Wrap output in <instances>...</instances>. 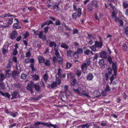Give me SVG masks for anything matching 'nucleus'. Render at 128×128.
I'll list each match as a JSON object with an SVG mask.
<instances>
[{"instance_id": "obj_1", "label": "nucleus", "mask_w": 128, "mask_h": 128, "mask_svg": "<svg viewBox=\"0 0 128 128\" xmlns=\"http://www.w3.org/2000/svg\"><path fill=\"white\" fill-rule=\"evenodd\" d=\"M73 90L74 92L78 93L79 95L81 96H84L90 98L89 95V92L86 90H83L81 86H79L77 88H74Z\"/></svg>"}, {"instance_id": "obj_2", "label": "nucleus", "mask_w": 128, "mask_h": 128, "mask_svg": "<svg viewBox=\"0 0 128 128\" xmlns=\"http://www.w3.org/2000/svg\"><path fill=\"white\" fill-rule=\"evenodd\" d=\"M73 9L74 11H76L77 10V16L78 17L80 18L82 14V10L80 8H78V10L76 8V6L74 4L73 5Z\"/></svg>"}, {"instance_id": "obj_3", "label": "nucleus", "mask_w": 128, "mask_h": 128, "mask_svg": "<svg viewBox=\"0 0 128 128\" xmlns=\"http://www.w3.org/2000/svg\"><path fill=\"white\" fill-rule=\"evenodd\" d=\"M43 32H40L38 34H36L35 32H34V34L36 36L38 35V37L40 38H41L43 40H45L46 39V37L45 35L43 34Z\"/></svg>"}, {"instance_id": "obj_4", "label": "nucleus", "mask_w": 128, "mask_h": 128, "mask_svg": "<svg viewBox=\"0 0 128 128\" xmlns=\"http://www.w3.org/2000/svg\"><path fill=\"white\" fill-rule=\"evenodd\" d=\"M88 66L86 64L83 63L81 66V68L82 71V72L84 74H86L87 73V72L86 70V69L87 67Z\"/></svg>"}, {"instance_id": "obj_5", "label": "nucleus", "mask_w": 128, "mask_h": 128, "mask_svg": "<svg viewBox=\"0 0 128 128\" xmlns=\"http://www.w3.org/2000/svg\"><path fill=\"white\" fill-rule=\"evenodd\" d=\"M112 64V67L114 71V75L116 76L117 75V71L116 64L115 62H113Z\"/></svg>"}, {"instance_id": "obj_6", "label": "nucleus", "mask_w": 128, "mask_h": 128, "mask_svg": "<svg viewBox=\"0 0 128 128\" xmlns=\"http://www.w3.org/2000/svg\"><path fill=\"white\" fill-rule=\"evenodd\" d=\"M14 20H16L17 22L16 23H14L13 25V27L14 28L18 29H20L21 28V26L19 24V21L16 18H15Z\"/></svg>"}, {"instance_id": "obj_7", "label": "nucleus", "mask_w": 128, "mask_h": 128, "mask_svg": "<svg viewBox=\"0 0 128 128\" xmlns=\"http://www.w3.org/2000/svg\"><path fill=\"white\" fill-rule=\"evenodd\" d=\"M17 35V32L16 31H12L10 35V38L12 39H14Z\"/></svg>"}, {"instance_id": "obj_8", "label": "nucleus", "mask_w": 128, "mask_h": 128, "mask_svg": "<svg viewBox=\"0 0 128 128\" xmlns=\"http://www.w3.org/2000/svg\"><path fill=\"white\" fill-rule=\"evenodd\" d=\"M94 44L97 48L100 49L102 48L103 45V43L98 41H96L95 42Z\"/></svg>"}, {"instance_id": "obj_9", "label": "nucleus", "mask_w": 128, "mask_h": 128, "mask_svg": "<svg viewBox=\"0 0 128 128\" xmlns=\"http://www.w3.org/2000/svg\"><path fill=\"white\" fill-rule=\"evenodd\" d=\"M100 57L104 59H106L107 58V54L105 51L101 52L100 53Z\"/></svg>"}, {"instance_id": "obj_10", "label": "nucleus", "mask_w": 128, "mask_h": 128, "mask_svg": "<svg viewBox=\"0 0 128 128\" xmlns=\"http://www.w3.org/2000/svg\"><path fill=\"white\" fill-rule=\"evenodd\" d=\"M94 77L93 74L92 73H89L87 75L86 79L88 81H91L93 80Z\"/></svg>"}, {"instance_id": "obj_11", "label": "nucleus", "mask_w": 128, "mask_h": 128, "mask_svg": "<svg viewBox=\"0 0 128 128\" xmlns=\"http://www.w3.org/2000/svg\"><path fill=\"white\" fill-rule=\"evenodd\" d=\"M20 72L18 71L14 70L12 72V76L14 78H16L18 76Z\"/></svg>"}, {"instance_id": "obj_12", "label": "nucleus", "mask_w": 128, "mask_h": 128, "mask_svg": "<svg viewBox=\"0 0 128 128\" xmlns=\"http://www.w3.org/2000/svg\"><path fill=\"white\" fill-rule=\"evenodd\" d=\"M71 84L72 85L74 86V88H75V86H78V82L76 79H74L71 82Z\"/></svg>"}, {"instance_id": "obj_13", "label": "nucleus", "mask_w": 128, "mask_h": 128, "mask_svg": "<svg viewBox=\"0 0 128 128\" xmlns=\"http://www.w3.org/2000/svg\"><path fill=\"white\" fill-rule=\"evenodd\" d=\"M6 88L5 85L2 81H0V90H4Z\"/></svg>"}, {"instance_id": "obj_14", "label": "nucleus", "mask_w": 128, "mask_h": 128, "mask_svg": "<svg viewBox=\"0 0 128 128\" xmlns=\"http://www.w3.org/2000/svg\"><path fill=\"white\" fill-rule=\"evenodd\" d=\"M0 94L3 96L8 98H10V96L8 92L3 93L0 90Z\"/></svg>"}, {"instance_id": "obj_15", "label": "nucleus", "mask_w": 128, "mask_h": 128, "mask_svg": "<svg viewBox=\"0 0 128 128\" xmlns=\"http://www.w3.org/2000/svg\"><path fill=\"white\" fill-rule=\"evenodd\" d=\"M33 86H32L31 85L29 84H28L26 88V89L27 90H29L32 94L33 93V92L32 90Z\"/></svg>"}, {"instance_id": "obj_16", "label": "nucleus", "mask_w": 128, "mask_h": 128, "mask_svg": "<svg viewBox=\"0 0 128 128\" xmlns=\"http://www.w3.org/2000/svg\"><path fill=\"white\" fill-rule=\"evenodd\" d=\"M67 55L68 57H70L71 58L72 57L74 52L71 50H69L67 52Z\"/></svg>"}, {"instance_id": "obj_17", "label": "nucleus", "mask_w": 128, "mask_h": 128, "mask_svg": "<svg viewBox=\"0 0 128 128\" xmlns=\"http://www.w3.org/2000/svg\"><path fill=\"white\" fill-rule=\"evenodd\" d=\"M49 46L51 47H52L54 46V49L56 48V47L57 46V45L56 42H54L50 41Z\"/></svg>"}, {"instance_id": "obj_18", "label": "nucleus", "mask_w": 128, "mask_h": 128, "mask_svg": "<svg viewBox=\"0 0 128 128\" xmlns=\"http://www.w3.org/2000/svg\"><path fill=\"white\" fill-rule=\"evenodd\" d=\"M69 94L68 95H67L66 94L65 96L62 95L61 97V100L62 102H65L66 101V100L68 98V96Z\"/></svg>"}, {"instance_id": "obj_19", "label": "nucleus", "mask_w": 128, "mask_h": 128, "mask_svg": "<svg viewBox=\"0 0 128 128\" xmlns=\"http://www.w3.org/2000/svg\"><path fill=\"white\" fill-rule=\"evenodd\" d=\"M41 125H42L44 126H46L47 127H50L51 126H52V125L53 124H52L50 122L49 123H48V122H42V123L41 124Z\"/></svg>"}, {"instance_id": "obj_20", "label": "nucleus", "mask_w": 128, "mask_h": 128, "mask_svg": "<svg viewBox=\"0 0 128 128\" xmlns=\"http://www.w3.org/2000/svg\"><path fill=\"white\" fill-rule=\"evenodd\" d=\"M38 62L40 63H43L45 61L44 58L42 56H40L38 58Z\"/></svg>"}, {"instance_id": "obj_21", "label": "nucleus", "mask_w": 128, "mask_h": 128, "mask_svg": "<svg viewBox=\"0 0 128 128\" xmlns=\"http://www.w3.org/2000/svg\"><path fill=\"white\" fill-rule=\"evenodd\" d=\"M78 58V54L77 52H74L72 58V59H75Z\"/></svg>"}, {"instance_id": "obj_22", "label": "nucleus", "mask_w": 128, "mask_h": 128, "mask_svg": "<svg viewBox=\"0 0 128 128\" xmlns=\"http://www.w3.org/2000/svg\"><path fill=\"white\" fill-rule=\"evenodd\" d=\"M18 94V91L16 90H15L12 94V98H11V99H15L16 98V96Z\"/></svg>"}, {"instance_id": "obj_23", "label": "nucleus", "mask_w": 128, "mask_h": 128, "mask_svg": "<svg viewBox=\"0 0 128 128\" xmlns=\"http://www.w3.org/2000/svg\"><path fill=\"white\" fill-rule=\"evenodd\" d=\"M87 9L88 11H92L93 9V8L91 4H88L87 6Z\"/></svg>"}, {"instance_id": "obj_24", "label": "nucleus", "mask_w": 128, "mask_h": 128, "mask_svg": "<svg viewBox=\"0 0 128 128\" xmlns=\"http://www.w3.org/2000/svg\"><path fill=\"white\" fill-rule=\"evenodd\" d=\"M11 17V16H13V17H15L16 16H13L12 15H11L10 14V13H8L5 14L4 16H2V18H7V17Z\"/></svg>"}, {"instance_id": "obj_25", "label": "nucleus", "mask_w": 128, "mask_h": 128, "mask_svg": "<svg viewBox=\"0 0 128 128\" xmlns=\"http://www.w3.org/2000/svg\"><path fill=\"white\" fill-rule=\"evenodd\" d=\"M110 88L108 84L106 86L104 89V91L105 92H110Z\"/></svg>"}, {"instance_id": "obj_26", "label": "nucleus", "mask_w": 128, "mask_h": 128, "mask_svg": "<svg viewBox=\"0 0 128 128\" xmlns=\"http://www.w3.org/2000/svg\"><path fill=\"white\" fill-rule=\"evenodd\" d=\"M44 62V64L46 66H50V61L49 60H46Z\"/></svg>"}, {"instance_id": "obj_27", "label": "nucleus", "mask_w": 128, "mask_h": 128, "mask_svg": "<svg viewBox=\"0 0 128 128\" xmlns=\"http://www.w3.org/2000/svg\"><path fill=\"white\" fill-rule=\"evenodd\" d=\"M55 82L56 83V85L58 86V85H59L60 84L61 80L59 78L56 77V82Z\"/></svg>"}, {"instance_id": "obj_28", "label": "nucleus", "mask_w": 128, "mask_h": 128, "mask_svg": "<svg viewBox=\"0 0 128 128\" xmlns=\"http://www.w3.org/2000/svg\"><path fill=\"white\" fill-rule=\"evenodd\" d=\"M86 64L88 66H89L90 64V59L88 58L86 60V62L84 63Z\"/></svg>"}, {"instance_id": "obj_29", "label": "nucleus", "mask_w": 128, "mask_h": 128, "mask_svg": "<svg viewBox=\"0 0 128 128\" xmlns=\"http://www.w3.org/2000/svg\"><path fill=\"white\" fill-rule=\"evenodd\" d=\"M72 66V64L68 62H67L66 64V67L68 69L70 68Z\"/></svg>"}, {"instance_id": "obj_30", "label": "nucleus", "mask_w": 128, "mask_h": 128, "mask_svg": "<svg viewBox=\"0 0 128 128\" xmlns=\"http://www.w3.org/2000/svg\"><path fill=\"white\" fill-rule=\"evenodd\" d=\"M96 48L94 44L93 46H90V47L92 50L93 52H95L96 51Z\"/></svg>"}, {"instance_id": "obj_31", "label": "nucleus", "mask_w": 128, "mask_h": 128, "mask_svg": "<svg viewBox=\"0 0 128 128\" xmlns=\"http://www.w3.org/2000/svg\"><path fill=\"white\" fill-rule=\"evenodd\" d=\"M34 88L37 91H39L40 90V86L36 84L34 85Z\"/></svg>"}, {"instance_id": "obj_32", "label": "nucleus", "mask_w": 128, "mask_h": 128, "mask_svg": "<svg viewBox=\"0 0 128 128\" xmlns=\"http://www.w3.org/2000/svg\"><path fill=\"white\" fill-rule=\"evenodd\" d=\"M91 53H92V52L90 51L88 49L86 50L84 52V53L87 55H89Z\"/></svg>"}, {"instance_id": "obj_33", "label": "nucleus", "mask_w": 128, "mask_h": 128, "mask_svg": "<svg viewBox=\"0 0 128 128\" xmlns=\"http://www.w3.org/2000/svg\"><path fill=\"white\" fill-rule=\"evenodd\" d=\"M82 74L81 71L80 70H78L76 71V74L78 77H79Z\"/></svg>"}, {"instance_id": "obj_34", "label": "nucleus", "mask_w": 128, "mask_h": 128, "mask_svg": "<svg viewBox=\"0 0 128 128\" xmlns=\"http://www.w3.org/2000/svg\"><path fill=\"white\" fill-rule=\"evenodd\" d=\"M81 126L83 128H84L85 127L86 128H89L90 126V125L88 124H84L82 125Z\"/></svg>"}, {"instance_id": "obj_35", "label": "nucleus", "mask_w": 128, "mask_h": 128, "mask_svg": "<svg viewBox=\"0 0 128 128\" xmlns=\"http://www.w3.org/2000/svg\"><path fill=\"white\" fill-rule=\"evenodd\" d=\"M62 70L61 69H59L58 70V75L60 78L62 77V75L61 73Z\"/></svg>"}, {"instance_id": "obj_36", "label": "nucleus", "mask_w": 128, "mask_h": 128, "mask_svg": "<svg viewBox=\"0 0 128 128\" xmlns=\"http://www.w3.org/2000/svg\"><path fill=\"white\" fill-rule=\"evenodd\" d=\"M33 79L35 80H38L39 78V77L38 75L34 74L32 76Z\"/></svg>"}, {"instance_id": "obj_37", "label": "nucleus", "mask_w": 128, "mask_h": 128, "mask_svg": "<svg viewBox=\"0 0 128 128\" xmlns=\"http://www.w3.org/2000/svg\"><path fill=\"white\" fill-rule=\"evenodd\" d=\"M104 60L103 59L100 60L99 62L100 65L101 66H102L104 65Z\"/></svg>"}, {"instance_id": "obj_38", "label": "nucleus", "mask_w": 128, "mask_h": 128, "mask_svg": "<svg viewBox=\"0 0 128 128\" xmlns=\"http://www.w3.org/2000/svg\"><path fill=\"white\" fill-rule=\"evenodd\" d=\"M58 60L60 64H62L63 62V59L61 57H59L58 59Z\"/></svg>"}, {"instance_id": "obj_39", "label": "nucleus", "mask_w": 128, "mask_h": 128, "mask_svg": "<svg viewBox=\"0 0 128 128\" xmlns=\"http://www.w3.org/2000/svg\"><path fill=\"white\" fill-rule=\"evenodd\" d=\"M43 78L44 80L46 82H47L48 79V75L47 74H46L44 76Z\"/></svg>"}, {"instance_id": "obj_40", "label": "nucleus", "mask_w": 128, "mask_h": 128, "mask_svg": "<svg viewBox=\"0 0 128 128\" xmlns=\"http://www.w3.org/2000/svg\"><path fill=\"white\" fill-rule=\"evenodd\" d=\"M61 46L62 48H64L66 49H68V45L64 43L62 44L61 45Z\"/></svg>"}, {"instance_id": "obj_41", "label": "nucleus", "mask_w": 128, "mask_h": 128, "mask_svg": "<svg viewBox=\"0 0 128 128\" xmlns=\"http://www.w3.org/2000/svg\"><path fill=\"white\" fill-rule=\"evenodd\" d=\"M54 50L55 51V54L56 55V57L57 58L59 57V56H60V54L59 53L58 51V50L56 48Z\"/></svg>"}, {"instance_id": "obj_42", "label": "nucleus", "mask_w": 128, "mask_h": 128, "mask_svg": "<svg viewBox=\"0 0 128 128\" xmlns=\"http://www.w3.org/2000/svg\"><path fill=\"white\" fill-rule=\"evenodd\" d=\"M26 57H29L31 56V54L29 50V49L28 50V52L26 53Z\"/></svg>"}, {"instance_id": "obj_43", "label": "nucleus", "mask_w": 128, "mask_h": 128, "mask_svg": "<svg viewBox=\"0 0 128 128\" xmlns=\"http://www.w3.org/2000/svg\"><path fill=\"white\" fill-rule=\"evenodd\" d=\"M13 18H10L8 20V21L7 24H11L13 23Z\"/></svg>"}, {"instance_id": "obj_44", "label": "nucleus", "mask_w": 128, "mask_h": 128, "mask_svg": "<svg viewBox=\"0 0 128 128\" xmlns=\"http://www.w3.org/2000/svg\"><path fill=\"white\" fill-rule=\"evenodd\" d=\"M108 73L109 76L111 75L112 74V69L111 68H108Z\"/></svg>"}, {"instance_id": "obj_45", "label": "nucleus", "mask_w": 128, "mask_h": 128, "mask_svg": "<svg viewBox=\"0 0 128 128\" xmlns=\"http://www.w3.org/2000/svg\"><path fill=\"white\" fill-rule=\"evenodd\" d=\"M24 38H26L28 37L29 36V33L28 32H26L25 34H24Z\"/></svg>"}, {"instance_id": "obj_46", "label": "nucleus", "mask_w": 128, "mask_h": 128, "mask_svg": "<svg viewBox=\"0 0 128 128\" xmlns=\"http://www.w3.org/2000/svg\"><path fill=\"white\" fill-rule=\"evenodd\" d=\"M18 113L17 112H16L14 114H12L11 113H10V115L12 116V117L14 118H15L17 116Z\"/></svg>"}, {"instance_id": "obj_47", "label": "nucleus", "mask_w": 128, "mask_h": 128, "mask_svg": "<svg viewBox=\"0 0 128 128\" xmlns=\"http://www.w3.org/2000/svg\"><path fill=\"white\" fill-rule=\"evenodd\" d=\"M123 7L124 8H127L128 6V4L126 2H123Z\"/></svg>"}, {"instance_id": "obj_48", "label": "nucleus", "mask_w": 128, "mask_h": 128, "mask_svg": "<svg viewBox=\"0 0 128 128\" xmlns=\"http://www.w3.org/2000/svg\"><path fill=\"white\" fill-rule=\"evenodd\" d=\"M122 48L123 50L126 51L127 50V46L126 44H123L122 47Z\"/></svg>"}, {"instance_id": "obj_49", "label": "nucleus", "mask_w": 128, "mask_h": 128, "mask_svg": "<svg viewBox=\"0 0 128 128\" xmlns=\"http://www.w3.org/2000/svg\"><path fill=\"white\" fill-rule=\"evenodd\" d=\"M5 76L4 74H1L0 75V81H2L4 80Z\"/></svg>"}, {"instance_id": "obj_50", "label": "nucleus", "mask_w": 128, "mask_h": 128, "mask_svg": "<svg viewBox=\"0 0 128 128\" xmlns=\"http://www.w3.org/2000/svg\"><path fill=\"white\" fill-rule=\"evenodd\" d=\"M8 25L6 26H3V25H1L0 28L2 30H5L7 28H8Z\"/></svg>"}, {"instance_id": "obj_51", "label": "nucleus", "mask_w": 128, "mask_h": 128, "mask_svg": "<svg viewBox=\"0 0 128 128\" xmlns=\"http://www.w3.org/2000/svg\"><path fill=\"white\" fill-rule=\"evenodd\" d=\"M10 71V70H6L5 71L6 75V76L8 75V76L10 77L12 76V74H11L9 72Z\"/></svg>"}, {"instance_id": "obj_52", "label": "nucleus", "mask_w": 128, "mask_h": 128, "mask_svg": "<svg viewBox=\"0 0 128 128\" xmlns=\"http://www.w3.org/2000/svg\"><path fill=\"white\" fill-rule=\"evenodd\" d=\"M27 75L24 74H22L21 76V78L23 80L25 79L26 78Z\"/></svg>"}, {"instance_id": "obj_53", "label": "nucleus", "mask_w": 128, "mask_h": 128, "mask_svg": "<svg viewBox=\"0 0 128 128\" xmlns=\"http://www.w3.org/2000/svg\"><path fill=\"white\" fill-rule=\"evenodd\" d=\"M72 18L75 20H76L77 18L76 13H73L72 15Z\"/></svg>"}, {"instance_id": "obj_54", "label": "nucleus", "mask_w": 128, "mask_h": 128, "mask_svg": "<svg viewBox=\"0 0 128 128\" xmlns=\"http://www.w3.org/2000/svg\"><path fill=\"white\" fill-rule=\"evenodd\" d=\"M108 60L110 64H112L113 62L112 61V58L110 56H109L108 58Z\"/></svg>"}, {"instance_id": "obj_55", "label": "nucleus", "mask_w": 128, "mask_h": 128, "mask_svg": "<svg viewBox=\"0 0 128 128\" xmlns=\"http://www.w3.org/2000/svg\"><path fill=\"white\" fill-rule=\"evenodd\" d=\"M2 53L4 55L8 52V50H7L5 49L4 48L2 49Z\"/></svg>"}, {"instance_id": "obj_56", "label": "nucleus", "mask_w": 128, "mask_h": 128, "mask_svg": "<svg viewBox=\"0 0 128 128\" xmlns=\"http://www.w3.org/2000/svg\"><path fill=\"white\" fill-rule=\"evenodd\" d=\"M76 52H77L78 54H82L83 52V51L82 49L81 48H78Z\"/></svg>"}, {"instance_id": "obj_57", "label": "nucleus", "mask_w": 128, "mask_h": 128, "mask_svg": "<svg viewBox=\"0 0 128 128\" xmlns=\"http://www.w3.org/2000/svg\"><path fill=\"white\" fill-rule=\"evenodd\" d=\"M57 86L56 84V83H55V82H53V83H52L51 85V87L52 88Z\"/></svg>"}, {"instance_id": "obj_58", "label": "nucleus", "mask_w": 128, "mask_h": 128, "mask_svg": "<svg viewBox=\"0 0 128 128\" xmlns=\"http://www.w3.org/2000/svg\"><path fill=\"white\" fill-rule=\"evenodd\" d=\"M42 123V122H36L34 123V126H39L40 124H41Z\"/></svg>"}, {"instance_id": "obj_59", "label": "nucleus", "mask_w": 128, "mask_h": 128, "mask_svg": "<svg viewBox=\"0 0 128 128\" xmlns=\"http://www.w3.org/2000/svg\"><path fill=\"white\" fill-rule=\"evenodd\" d=\"M119 23H120V26H122L124 25V22H123L122 20H120L118 22Z\"/></svg>"}, {"instance_id": "obj_60", "label": "nucleus", "mask_w": 128, "mask_h": 128, "mask_svg": "<svg viewBox=\"0 0 128 128\" xmlns=\"http://www.w3.org/2000/svg\"><path fill=\"white\" fill-rule=\"evenodd\" d=\"M14 86L15 87L17 88H20V86L19 84H15Z\"/></svg>"}, {"instance_id": "obj_61", "label": "nucleus", "mask_w": 128, "mask_h": 128, "mask_svg": "<svg viewBox=\"0 0 128 128\" xmlns=\"http://www.w3.org/2000/svg\"><path fill=\"white\" fill-rule=\"evenodd\" d=\"M54 9L56 11H58L59 10V8L58 5H55L54 7Z\"/></svg>"}, {"instance_id": "obj_62", "label": "nucleus", "mask_w": 128, "mask_h": 128, "mask_svg": "<svg viewBox=\"0 0 128 128\" xmlns=\"http://www.w3.org/2000/svg\"><path fill=\"white\" fill-rule=\"evenodd\" d=\"M116 14V12L114 10L112 13V17H115Z\"/></svg>"}, {"instance_id": "obj_63", "label": "nucleus", "mask_w": 128, "mask_h": 128, "mask_svg": "<svg viewBox=\"0 0 128 128\" xmlns=\"http://www.w3.org/2000/svg\"><path fill=\"white\" fill-rule=\"evenodd\" d=\"M11 68V66L10 64H8L6 67V70H10V69Z\"/></svg>"}, {"instance_id": "obj_64", "label": "nucleus", "mask_w": 128, "mask_h": 128, "mask_svg": "<svg viewBox=\"0 0 128 128\" xmlns=\"http://www.w3.org/2000/svg\"><path fill=\"white\" fill-rule=\"evenodd\" d=\"M91 128H100V127L97 124H94L92 127Z\"/></svg>"}]
</instances>
